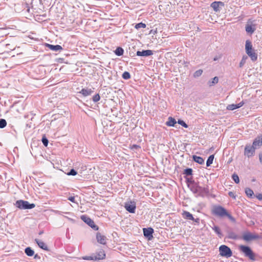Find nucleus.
<instances>
[{
    "instance_id": "f257e3e1",
    "label": "nucleus",
    "mask_w": 262,
    "mask_h": 262,
    "mask_svg": "<svg viewBox=\"0 0 262 262\" xmlns=\"http://www.w3.org/2000/svg\"><path fill=\"white\" fill-rule=\"evenodd\" d=\"M212 214L215 216L224 217H227L231 222H235V219L227 211V210L220 205H215L213 207Z\"/></svg>"
},
{
    "instance_id": "f03ea898",
    "label": "nucleus",
    "mask_w": 262,
    "mask_h": 262,
    "mask_svg": "<svg viewBox=\"0 0 262 262\" xmlns=\"http://www.w3.org/2000/svg\"><path fill=\"white\" fill-rule=\"evenodd\" d=\"M190 191L195 195V196H201L203 198L208 194L209 192L208 187L200 186L198 182H196L193 187H191Z\"/></svg>"
},
{
    "instance_id": "7ed1b4c3",
    "label": "nucleus",
    "mask_w": 262,
    "mask_h": 262,
    "mask_svg": "<svg viewBox=\"0 0 262 262\" xmlns=\"http://www.w3.org/2000/svg\"><path fill=\"white\" fill-rule=\"evenodd\" d=\"M238 249L241 252L244 254L245 257L249 258L252 260H255V254L250 247L245 245H240L238 247Z\"/></svg>"
},
{
    "instance_id": "20e7f679",
    "label": "nucleus",
    "mask_w": 262,
    "mask_h": 262,
    "mask_svg": "<svg viewBox=\"0 0 262 262\" xmlns=\"http://www.w3.org/2000/svg\"><path fill=\"white\" fill-rule=\"evenodd\" d=\"M245 50L247 54L250 57L253 61H255L257 60V55L252 48L251 42L249 40L246 41Z\"/></svg>"
},
{
    "instance_id": "39448f33",
    "label": "nucleus",
    "mask_w": 262,
    "mask_h": 262,
    "mask_svg": "<svg viewBox=\"0 0 262 262\" xmlns=\"http://www.w3.org/2000/svg\"><path fill=\"white\" fill-rule=\"evenodd\" d=\"M15 205L16 207L20 209H31L35 207V205L34 203H30L27 201L18 200L15 203Z\"/></svg>"
},
{
    "instance_id": "423d86ee",
    "label": "nucleus",
    "mask_w": 262,
    "mask_h": 262,
    "mask_svg": "<svg viewBox=\"0 0 262 262\" xmlns=\"http://www.w3.org/2000/svg\"><path fill=\"white\" fill-rule=\"evenodd\" d=\"M219 252L221 256L227 258L231 257L232 255V252L230 248L224 245H221L219 247Z\"/></svg>"
},
{
    "instance_id": "0eeeda50",
    "label": "nucleus",
    "mask_w": 262,
    "mask_h": 262,
    "mask_svg": "<svg viewBox=\"0 0 262 262\" xmlns=\"http://www.w3.org/2000/svg\"><path fill=\"white\" fill-rule=\"evenodd\" d=\"M80 218L84 223L88 224L94 230L97 231L98 230V226L96 225L94 222L86 215H82L81 216Z\"/></svg>"
},
{
    "instance_id": "6e6552de",
    "label": "nucleus",
    "mask_w": 262,
    "mask_h": 262,
    "mask_svg": "<svg viewBox=\"0 0 262 262\" xmlns=\"http://www.w3.org/2000/svg\"><path fill=\"white\" fill-rule=\"evenodd\" d=\"M105 257V254L103 250H101L97 252L96 254H94L91 256L85 257L83 258L85 260H100L103 259Z\"/></svg>"
},
{
    "instance_id": "1a4fd4ad",
    "label": "nucleus",
    "mask_w": 262,
    "mask_h": 262,
    "mask_svg": "<svg viewBox=\"0 0 262 262\" xmlns=\"http://www.w3.org/2000/svg\"><path fill=\"white\" fill-rule=\"evenodd\" d=\"M260 236L257 234H252L250 232L245 233L243 234L242 238L246 242H250L253 240L258 239Z\"/></svg>"
},
{
    "instance_id": "9d476101",
    "label": "nucleus",
    "mask_w": 262,
    "mask_h": 262,
    "mask_svg": "<svg viewBox=\"0 0 262 262\" xmlns=\"http://www.w3.org/2000/svg\"><path fill=\"white\" fill-rule=\"evenodd\" d=\"M255 148L250 144H247L245 147L244 155L248 158L254 155L255 152Z\"/></svg>"
},
{
    "instance_id": "9b49d317",
    "label": "nucleus",
    "mask_w": 262,
    "mask_h": 262,
    "mask_svg": "<svg viewBox=\"0 0 262 262\" xmlns=\"http://www.w3.org/2000/svg\"><path fill=\"white\" fill-rule=\"evenodd\" d=\"M124 207L129 213H134L136 208V203L132 201L126 202L125 203Z\"/></svg>"
},
{
    "instance_id": "f8f14e48",
    "label": "nucleus",
    "mask_w": 262,
    "mask_h": 262,
    "mask_svg": "<svg viewBox=\"0 0 262 262\" xmlns=\"http://www.w3.org/2000/svg\"><path fill=\"white\" fill-rule=\"evenodd\" d=\"M143 235L148 240H151L153 238L154 229L151 228H144L143 229Z\"/></svg>"
},
{
    "instance_id": "ddd939ff",
    "label": "nucleus",
    "mask_w": 262,
    "mask_h": 262,
    "mask_svg": "<svg viewBox=\"0 0 262 262\" xmlns=\"http://www.w3.org/2000/svg\"><path fill=\"white\" fill-rule=\"evenodd\" d=\"M225 4L223 2L221 1H215L211 4V7L213 8V10L215 12H219L221 7H224Z\"/></svg>"
},
{
    "instance_id": "4468645a",
    "label": "nucleus",
    "mask_w": 262,
    "mask_h": 262,
    "mask_svg": "<svg viewBox=\"0 0 262 262\" xmlns=\"http://www.w3.org/2000/svg\"><path fill=\"white\" fill-rule=\"evenodd\" d=\"M262 145V135H258L254 140L252 146L256 149L257 148L260 147Z\"/></svg>"
},
{
    "instance_id": "2eb2a0df",
    "label": "nucleus",
    "mask_w": 262,
    "mask_h": 262,
    "mask_svg": "<svg viewBox=\"0 0 262 262\" xmlns=\"http://www.w3.org/2000/svg\"><path fill=\"white\" fill-rule=\"evenodd\" d=\"M153 54V51L150 50H142V51H138L136 55L138 56L148 57Z\"/></svg>"
},
{
    "instance_id": "dca6fc26",
    "label": "nucleus",
    "mask_w": 262,
    "mask_h": 262,
    "mask_svg": "<svg viewBox=\"0 0 262 262\" xmlns=\"http://www.w3.org/2000/svg\"><path fill=\"white\" fill-rule=\"evenodd\" d=\"M96 239L97 242L102 245L106 244V237L105 236L102 235L100 233L97 232L96 234Z\"/></svg>"
},
{
    "instance_id": "f3484780",
    "label": "nucleus",
    "mask_w": 262,
    "mask_h": 262,
    "mask_svg": "<svg viewBox=\"0 0 262 262\" xmlns=\"http://www.w3.org/2000/svg\"><path fill=\"white\" fill-rule=\"evenodd\" d=\"M245 30L247 33L252 34L256 30L255 25L247 24L245 26Z\"/></svg>"
},
{
    "instance_id": "a211bd4d",
    "label": "nucleus",
    "mask_w": 262,
    "mask_h": 262,
    "mask_svg": "<svg viewBox=\"0 0 262 262\" xmlns=\"http://www.w3.org/2000/svg\"><path fill=\"white\" fill-rule=\"evenodd\" d=\"M46 46L48 47L49 49H50L52 51H61L63 49L62 47L60 45H50L49 43H46Z\"/></svg>"
},
{
    "instance_id": "6ab92c4d",
    "label": "nucleus",
    "mask_w": 262,
    "mask_h": 262,
    "mask_svg": "<svg viewBox=\"0 0 262 262\" xmlns=\"http://www.w3.org/2000/svg\"><path fill=\"white\" fill-rule=\"evenodd\" d=\"M93 92L94 91L91 89H82L79 93L84 97H86L91 95Z\"/></svg>"
},
{
    "instance_id": "aec40b11",
    "label": "nucleus",
    "mask_w": 262,
    "mask_h": 262,
    "mask_svg": "<svg viewBox=\"0 0 262 262\" xmlns=\"http://www.w3.org/2000/svg\"><path fill=\"white\" fill-rule=\"evenodd\" d=\"M35 242L38 245L39 248L43 250L49 251L47 245L44 242L36 238L35 239Z\"/></svg>"
},
{
    "instance_id": "412c9836",
    "label": "nucleus",
    "mask_w": 262,
    "mask_h": 262,
    "mask_svg": "<svg viewBox=\"0 0 262 262\" xmlns=\"http://www.w3.org/2000/svg\"><path fill=\"white\" fill-rule=\"evenodd\" d=\"M186 179V183L188 187L189 188L190 190L191 189V187H193V186L196 183L193 180H192V178H187L185 177Z\"/></svg>"
},
{
    "instance_id": "4be33fe9",
    "label": "nucleus",
    "mask_w": 262,
    "mask_h": 262,
    "mask_svg": "<svg viewBox=\"0 0 262 262\" xmlns=\"http://www.w3.org/2000/svg\"><path fill=\"white\" fill-rule=\"evenodd\" d=\"M192 160L196 163L200 164H203L204 163V160L201 157L198 156L196 155L192 156Z\"/></svg>"
},
{
    "instance_id": "5701e85b",
    "label": "nucleus",
    "mask_w": 262,
    "mask_h": 262,
    "mask_svg": "<svg viewBox=\"0 0 262 262\" xmlns=\"http://www.w3.org/2000/svg\"><path fill=\"white\" fill-rule=\"evenodd\" d=\"M183 217L187 220H194V218L193 217L192 214H191L190 212L184 211L183 213Z\"/></svg>"
},
{
    "instance_id": "b1692460",
    "label": "nucleus",
    "mask_w": 262,
    "mask_h": 262,
    "mask_svg": "<svg viewBox=\"0 0 262 262\" xmlns=\"http://www.w3.org/2000/svg\"><path fill=\"white\" fill-rule=\"evenodd\" d=\"M176 119L171 117L168 118V121L166 122V124L168 126H174L176 124Z\"/></svg>"
},
{
    "instance_id": "393cba45",
    "label": "nucleus",
    "mask_w": 262,
    "mask_h": 262,
    "mask_svg": "<svg viewBox=\"0 0 262 262\" xmlns=\"http://www.w3.org/2000/svg\"><path fill=\"white\" fill-rule=\"evenodd\" d=\"M25 252L28 256H32L34 254V251L31 247H27L25 249Z\"/></svg>"
},
{
    "instance_id": "a878e982",
    "label": "nucleus",
    "mask_w": 262,
    "mask_h": 262,
    "mask_svg": "<svg viewBox=\"0 0 262 262\" xmlns=\"http://www.w3.org/2000/svg\"><path fill=\"white\" fill-rule=\"evenodd\" d=\"M212 230L217 234L219 237L221 238L223 236V234L221 231L220 228L217 226H214L212 227Z\"/></svg>"
},
{
    "instance_id": "bb28decb",
    "label": "nucleus",
    "mask_w": 262,
    "mask_h": 262,
    "mask_svg": "<svg viewBox=\"0 0 262 262\" xmlns=\"http://www.w3.org/2000/svg\"><path fill=\"white\" fill-rule=\"evenodd\" d=\"M245 193L247 196L249 198H252L253 196L254 195V192L253 190L249 188H246L245 189Z\"/></svg>"
},
{
    "instance_id": "cd10ccee",
    "label": "nucleus",
    "mask_w": 262,
    "mask_h": 262,
    "mask_svg": "<svg viewBox=\"0 0 262 262\" xmlns=\"http://www.w3.org/2000/svg\"><path fill=\"white\" fill-rule=\"evenodd\" d=\"M228 238L232 239H236L238 238V236L236 233L232 231H228Z\"/></svg>"
},
{
    "instance_id": "c85d7f7f",
    "label": "nucleus",
    "mask_w": 262,
    "mask_h": 262,
    "mask_svg": "<svg viewBox=\"0 0 262 262\" xmlns=\"http://www.w3.org/2000/svg\"><path fill=\"white\" fill-rule=\"evenodd\" d=\"M114 52L116 55L120 56L123 55L124 53V50L121 47H117Z\"/></svg>"
},
{
    "instance_id": "c756f323",
    "label": "nucleus",
    "mask_w": 262,
    "mask_h": 262,
    "mask_svg": "<svg viewBox=\"0 0 262 262\" xmlns=\"http://www.w3.org/2000/svg\"><path fill=\"white\" fill-rule=\"evenodd\" d=\"M214 158V156L213 155H211L209 156V157L208 158V159L206 161L207 167L210 166L212 164Z\"/></svg>"
},
{
    "instance_id": "7c9ffc66",
    "label": "nucleus",
    "mask_w": 262,
    "mask_h": 262,
    "mask_svg": "<svg viewBox=\"0 0 262 262\" xmlns=\"http://www.w3.org/2000/svg\"><path fill=\"white\" fill-rule=\"evenodd\" d=\"M219 81V78L217 76L214 77L212 79H211V80H210L209 81V84L210 86L213 85L216 83H217Z\"/></svg>"
},
{
    "instance_id": "2f4dec72",
    "label": "nucleus",
    "mask_w": 262,
    "mask_h": 262,
    "mask_svg": "<svg viewBox=\"0 0 262 262\" xmlns=\"http://www.w3.org/2000/svg\"><path fill=\"white\" fill-rule=\"evenodd\" d=\"M192 169L190 168H187L184 171L183 174H185L186 176H191L192 174Z\"/></svg>"
},
{
    "instance_id": "473e14b6",
    "label": "nucleus",
    "mask_w": 262,
    "mask_h": 262,
    "mask_svg": "<svg viewBox=\"0 0 262 262\" xmlns=\"http://www.w3.org/2000/svg\"><path fill=\"white\" fill-rule=\"evenodd\" d=\"M236 108H238L237 104H229L227 106V109L228 110L233 111Z\"/></svg>"
},
{
    "instance_id": "72a5a7b5",
    "label": "nucleus",
    "mask_w": 262,
    "mask_h": 262,
    "mask_svg": "<svg viewBox=\"0 0 262 262\" xmlns=\"http://www.w3.org/2000/svg\"><path fill=\"white\" fill-rule=\"evenodd\" d=\"M232 179L236 184H238L239 183V177H238V175L237 174H236L235 173H234L232 175Z\"/></svg>"
},
{
    "instance_id": "f704fd0d",
    "label": "nucleus",
    "mask_w": 262,
    "mask_h": 262,
    "mask_svg": "<svg viewBox=\"0 0 262 262\" xmlns=\"http://www.w3.org/2000/svg\"><path fill=\"white\" fill-rule=\"evenodd\" d=\"M122 78L124 79L127 80L130 78V74L128 72H124L122 75Z\"/></svg>"
},
{
    "instance_id": "c9c22d12",
    "label": "nucleus",
    "mask_w": 262,
    "mask_h": 262,
    "mask_svg": "<svg viewBox=\"0 0 262 262\" xmlns=\"http://www.w3.org/2000/svg\"><path fill=\"white\" fill-rule=\"evenodd\" d=\"M145 27H146V24L144 23H143L142 22L137 24L135 26V28L136 29H139L141 28H145Z\"/></svg>"
},
{
    "instance_id": "e433bc0d",
    "label": "nucleus",
    "mask_w": 262,
    "mask_h": 262,
    "mask_svg": "<svg viewBox=\"0 0 262 262\" xmlns=\"http://www.w3.org/2000/svg\"><path fill=\"white\" fill-rule=\"evenodd\" d=\"M203 73V70L201 69L198 70L196 71L193 74V77L194 78H197L200 77Z\"/></svg>"
},
{
    "instance_id": "4c0bfd02",
    "label": "nucleus",
    "mask_w": 262,
    "mask_h": 262,
    "mask_svg": "<svg viewBox=\"0 0 262 262\" xmlns=\"http://www.w3.org/2000/svg\"><path fill=\"white\" fill-rule=\"evenodd\" d=\"M41 141L44 146H48V143H49V141L45 135L42 137Z\"/></svg>"
},
{
    "instance_id": "58836bf2",
    "label": "nucleus",
    "mask_w": 262,
    "mask_h": 262,
    "mask_svg": "<svg viewBox=\"0 0 262 262\" xmlns=\"http://www.w3.org/2000/svg\"><path fill=\"white\" fill-rule=\"evenodd\" d=\"M7 125V122L4 119H0V128H4Z\"/></svg>"
},
{
    "instance_id": "ea45409f",
    "label": "nucleus",
    "mask_w": 262,
    "mask_h": 262,
    "mask_svg": "<svg viewBox=\"0 0 262 262\" xmlns=\"http://www.w3.org/2000/svg\"><path fill=\"white\" fill-rule=\"evenodd\" d=\"M100 99V97L99 94H96L92 98V100H93V102H95V103H96V102H98V101H99Z\"/></svg>"
},
{
    "instance_id": "a19ab883",
    "label": "nucleus",
    "mask_w": 262,
    "mask_h": 262,
    "mask_svg": "<svg viewBox=\"0 0 262 262\" xmlns=\"http://www.w3.org/2000/svg\"><path fill=\"white\" fill-rule=\"evenodd\" d=\"M178 124L181 125L183 127L185 128L188 127V125L182 120L179 119L178 121Z\"/></svg>"
},
{
    "instance_id": "79ce46f5",
    "label": "nucleus",
    "mask_w": 262,
    "mask_h": 262,
    "mask_svg": "<svg viewBox=\"0 0 262 262\" xmlns=\"http://www.w3.org/2000/svg\"><path fill=\"white\" fill-rule=\"evenodd\" d=\"M77 174V171L74 169H71L69 172L67 173L69 176H76Z\"/></svg>"
},
{
    "instance_id": "37998d69",
    "label": "nucleus",
    "mask_w": 262,
    "mask_h": 262,
    "mask_svg": "<svg viewBox=\"0 0 262 262\" xmlns=\"http://www.w3.org/2000/svg\"><path fill=\"white\" fill-rule=\"evenodd\" d=\"M141 148V147L137 144H133L130 146V149L135 150H138Z\"/></svg>"
},
{
    "instance_id": "c03bdc74",
    "label": "nucleus",
    "mask_w": 262,
    "mask_h": 262,
    "mask_svg": "<svg viewBox=\"0 0 262 262\" xmlns=\"http://www.w3.org/2000/svg\"><path fill=\"white\" fill-rule=\"evenodd\" d=\"M245 63V59L243 57L239 63V67H241V68L242 67Z\"/></svg>"
},
{
    "instance_id": "a18cd8bd",
    "label": "nucleus",
    "mask_w": 262,
    "mask_h": 262,
    "mask_svg": "<svg viewBox=\"0 0 262 262\" xmlns=\"http://www.w3.org/2000/svg\"><path fill=\"white\" fill-rule=\"evenodd\" d=\"M256 198L258 200H262V194L261 193H258L256 195Z\"/></svg>"
},
{
    "instance_id": "49530a36",
    "label": "nucleus",
    "mask_w": 262,
    "mask_h": 262,
    "mask_svg": "<svg viewBox=\"0 0 262 262\" xmlns=\"http://www.w3.org/2000/svg\"><path fill=\"white\" fill-rule=\"evenodd\" d=\"M68 200L72 202H75V197L74 196H70L69 198H68Z\"/></svg>"
},
{
    "instance_id": "de8ad7c7",
    "label": "nucleus",
    "mask_w": 262,
    "mask_h": 262,
    "mask_svg": "<svg viewBox=\"0 0 262 262\" xmlns=\"http://www.w3.org/2000/svg\"><path fill=\"white\" fill-rule=\"evenodd\" d=\"M156 33H157V29L156 30H151L149 32V34H155Z\"/></svg>"
},
{
    "instance_id": "09e8293b",
    "label": "nucleus",
    "mask_w": 262,
    "mask_h": 262,
    "mask_svg": "<svg viewBox=\"0 0 262 262\" xmlns=\"http://www.w3.org/2000/svg\"><path fill=\"white\" fill-rule=\"evenodd\" d=\"M244 102L243 101L239 102V103L237 104L238 107L240 108L244 105Z\"/></svg>"
},
{
    "instance_id": "8fccbe9b",
    "label": "nucleus",
    "mask_w": 262,
    "mask_h": 262,
    "mask_svg": "<svg viewBox=\"0 0 262 262\" xmlns=\"http://www.w3.org/2000/svg\"><path fill=\"white\" fill-rule=\"evenodd\" d=\"M244 102L243 101L239 102V103L237 104L238 107L240 108L244 105Z\"/></svg>"
},
{
    "instance_id": "3c124183",
    "label": "nucleus",
    "mask_w": 262,
    "mask_h": 262,
    "mask_svg": "<svg viewBox=\"0 0 262 262\" xmlns=\"http://www.w3.org/2000/svg\"><path fill=\"white\" fill-rule=\"evenodd\" d=\"M259 159L260 162L262 164V153L259 154Z\"/></svg>"
},
{
    "instance_id": "603ef678",
    "label": "nucleus",
    "mask_w": 262,
    "mask_h": 262,
    "mask_svg": "<svg viewBox=\"0 0 262 262\" xmlns=\"http://www.w3.org/2000/svg\"><path fill=\"white\" fill-rule=\"evenodd\" d=\"M194 222L199 224L200 223V219L199 218L194 219V220H192Z\"/></svg>"
},
{
    "instance_id": "864d4df0",
    "label": "nucleus",
    "mask_w": 262,
    "mask_h": 262,
    "mask_svg": "<svg viewBox=\"0 0 262 262\" xmlns=\"http://www.w3.org/2000/svg\"><path fill=\"white\" fill-rule=\"evenodd\" d=\"M35 259H40V256H39L38 254H35L34 255V257Z\"/></svg>"
},
{
    "instance_id": "5fc2aeb1",
    "label": "nucleus",
    "mask_w": 262,
    "mask_h": 262,
    "mask_svg": "<svg viewBox=\"0 0 262 262\" xmlns=\"http://www.w3.org/2000/svg\"><path fill=\"white\" fill-rule=\"evenodd\" d=\"M229 195L231 197H235L234 195V194L232 192H229Z\"/></svg>"
},
{
    "instance_id": "6e6d98bb",
    "label": "nucleus",
    "mask_w": 262,
    "mask_h": 262,
    "mask_svg": "<svg viewBox=\"0 0 262 262\" xmlns=\"http://www.w3.org/2000/svg\"><path fill=\"white\" fill-rule=\"evenodd\" d=\"M43 233V231H40L39 232V235H41V234H42Z\"/></svg>"
},
{
    "instance_id": "4d7b16f0",
    "label": "nucleus",
    "mask_w": 262,
    "mask_h": 262,
    "mask_svg": "<svg viewBox=\"0 0 262 262\" xmlns=\"http://www.w3.org/2000/svg\"><path fill=\"white\" fill-rule=\"evenodd\" d=\"M216 60V58H214V60Z\"/></svg>"
},
{
    "instance_id": "13d9d810",
    "label": "nucleus",
    "mask_w": 262,
    "mask_h": 262,
    "mask_svg": "<svg viewBox=\"0 0 262 262\" xmlns=\"http://www.w3.org/2000/svg\"><path fill=\"white\" fill-rule=\"evenodd\" d=\"M255 181V179H253V180H252V181H253V182H254Z\"/></svg>"
},
{
    "instance_id": "bf43d9fd",
    "label": "nucleus",
    "mask_w": 262,
    "mask_h": 262,
    "mask_svg": "<svg viewBox=\"0 0 262 262\" xmlns=\"http://www.w3.org/2000/svg\"><path fill=\"white\" fill-rule=\"evenodd\" d=\"M2 30V28H0V30Z\"/></svg>"
}]
</instances>
